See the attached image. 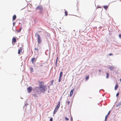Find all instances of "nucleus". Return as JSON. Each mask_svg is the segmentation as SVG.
<instances>
[{
	"label": "nucleus",
	"instance_id": "obj_10",
	"mask_svg": "<svg viewBox=\"0 0 121 121\" xmlns=\"http://www.w3.org/2000/svg\"><path fill=\"white\" fill-rule=\"evenodd\" d=\"M37 89H36V93L37 94L40 95L41 94V92H40V91H37Z\"/></svg>",
	"mask_w": 121,
	"mask_h": 121
},
{
	"label": "nucleus",
	"instance_id": "obj_43",
	"mask_svg": "<svg viewBox=\"0 0 121 121\" xmlns=\"http://www.w3.org/2000/svg\"><path fill=\"white\" fill-rule=\"evenodd\" d=\"M106 120H107V118H105V121H106Z\"/></svg>",
	"mask_w": 121,
	"mask_h": 121
},
{
	"label": "nucleus",
	"instance_id": "obj_13",
	"mask_svg": "<svg viewBox=\"0 0 121 121\" xmlns=\"http://www.w3.org/2000/svg\"><path fill=\"white\" fill-rule=\"evenodd\" d=\"M54 82V80L53 79L51 81V84H50V86H52L53 85V84Z\"/></svg>",
	"mask_w": 121,
	"mask_h": 121
},
{
	"label": "nucleus",
	"instance_id": "obj_1",
	"mask_svg": "<svg viewBox=\"0 0 121 121\" xmlns=\"http://www.w3.org/2000/svg\"><path fill=\"white\" fill-rule=\"evenodd\" d=\"M46 87V86L45 85L40 87H37L36 88L37 90H39L41 93L44 94L47 90Z\"/></svg>",
	"mask_w": 121,
	"mask_h": 121
},
{
	"label": "nucleus",
	"instance_id": "obj_34",
	"mask_svg": "<svg viewBox=\"0 0 121 121\" xmlns=\"http://www.w3.org/2000/svg\"><path fill=\"white\" fill-rule=\"evenodd\" d=\"M109 55L110 56H112L113 55V53H109Z\"/></svg>",
	"mask_w": 121,
	"mask_h": 121
},
{
	"label": "nucleus",
	"instance_id": "obj_23",
	"mask_svg": "<svg viewBox=\"0 0 121 121\" xmlns=\"http://www.w3.org/2000/svg\"><path fill=\"white\" fill-rule=\"evenodd\" d=\"M65 120L66 121H68L69 120V118L68 117H65Z\"/></svg>",
	"mask_w": 121,
	"mask_h": 121
},
{
	"label": "nucleus",
	"instance_id": "obj_20",
	"mask_svg": "<svg viewBox=\"0 0 121 121\" xmlns=\"http://www.w3.org/2000/svg\"><path fill=\"white\" fill-rule=\"evenodd\" d=\"M62 77L59 76L58 81L59 82H60L61 81L62 79Z\"/></svg>",
	"mask_w": 121,
	"mask_h": 121
},
{
	"label": "nucleus",
	"instance_id": "obj_26",
	"mask_svg": "<svg viewBox=\"0 0 121 121\" xmlns=\"http://www.w3.org/2000/svg\"><path fill=\"white\" fill-rule=\"evenodd\" d=\"M21 29H22L21 28L19 30H17V32H20V31L21 30Z\"/></svg>",
	"mask_w": 121,
	"mask_h": 121
},
{
	"label": "nucleus",
	"instance_id": "obj_15",
	"mask_svg": "<svg viewBox=\"0 0 121 121\" xmlns=\"http://www.w3.org/2000/svg\"><path fill=\"white\" fill-rule=\"evenodd\" d=\"M108 69H110V71H112V70L114 69V68L112 66H110L108 67Z\"/></svg>",
	"mask_w": 121,
	"mask_h": 121
},
{
	"label": "nucleus",
	"instance_id": "obj_39",
	"mask_svg": "<svg viewBox=\"0 0 121 121\" xmlns=\"http://www.w3.org/2000/svg\"><path fill=\"white\" fill-rule=\"evenodd\" d=\"M15 23V22H14L13 23V26H14V25Z\"/></svg>",
	"mask_w": 121,
	"mask_h": 121
},
{
	"label": "nucleus",
	"instance_id": "obj_36",
	"mask_svg": "<svg viewBox=\"0 0 121 121\" xmlns=\"http://www.w3.org/2000/svg\"><path fill=\"white\" fill-rule=\"evenodd\" d=\"M72 95H73L72 94H71L70 93V94H69V96H70V97H71L72 96Z\"/></svg>",
	"mask_w": 121,
	"mask_h": 121
},
{
	"label": "nucleus",
	"instance_id": "obj_44",
	"mask_svg": "<svg viewBox=\"0 0 121 121\" xmlns=\"http://www.w3.org/2000/svg\"><path fill=\"white\" fill-rule=\"evenodd\" d=\"M103 90V89H101V90H100L99 91H99H100V90Z\"/></svg>",
	"mask_w": 121,
	"mask_h": 121
},
{
	"label": "nucleus",
	"instance_id": "obj_6",
	"mask_svg": "<svg viewBox=\"0 0 121 121\" xmlns=\"http://www.w3.org/2000/svg\"><path fill=\"white\" fill-rule=\"evenodd\" d=\"M36 34L37 35V40L38 41V43H40L41 42V40L40 38V36L38 34H36Z\"/></svg>",
	"mask_w": 121,
	"mask_h": 121
},
{
	"label": "nucleus",
	"instance_id": "obj_16",
	"mask_svg": "<svg viewBox=\"0 0 121 121\" xmlns=\"http://www.w3.org/2000/svg\"><path fill=\"white\" fill-rule=\"evenodd\" d=\"M63 75V73L62 71H60L59 74V76L61 77H62V76Z\"/></svg>",
	"mask_w": 121,
	"mask_h": 121
},
{
	"label": "nucleus",
	"instance_id": "obj_17",
	"mask_svg": "<svg viewBox=\"0 0 121 121\" xmlns=\"http://www.w3.org/2000/svg\"><path fill=\"white\" fill-rule=\"evenodd\" d=\"M30 70L31 72H34L33 68L31 67H30Z\"/></svg>",
	"mask_w": 121,
	"mask_h": 121
},
{
	"label": "nucleus",
	"instance_id": "obj_47",
	"mask_svg": "<svg viewBox=\"0 0 121 121\" xmlns=\"http://www.w3.org/2000/svg\"><path fill=\"white\" fill-rule=\"evenodd\" d=\"M41 32V31H38V32Z\"/></svg>",
	"mask_w": 121,
	"mask_h": 121
},
{
	"label": "nucleus",
	"instance_id": "obj_32",
	"mask_svg": "<svg viewBox=\"0 0 121 121\" xmlns=\"http://www.w3.org/2000/svg\"><path fill=\"white\" fill-rule=\"evenodd\" d=\"M57 61H56L55 65L56 66H57Z\"/></svg>",
	"mask_w": 121,
	"mask_h": 121
},
{
	"label": "nucleus",
	"instance_id": "obj_18",
	"mask_svg": "<svg viewBox=\"0 0 121 121\" xmlns=\"http://www.w3.org/2000/svg\"><path fill=\"white\" fill-rule=\"evenodd\" d=\"M16 38H13V39H12V41L15 43V42H16Z\"/></svg>",
	"mask_w": 121,
	"mask_h": 121
},
{
	"label": "nucleus",
	"instance_id": "obj_33",
	"mask_svg": "<svg viewBox=\"0 0 121 121\" xmlns=\"http://www.w3.org/2000/svg\"><path fill=\"white\" fill-rule=\"evenodd\" d=\"M35 50L38 51V49L37 48H35Z\"/></svg>",
	"mask_w": 121,
	"mask_h": 121
},
{
	"label": "nucleus",
	"instance_id": "obj_2",
	"mask_svg": "<svg viewBox=\"0 0 121 121\" xmlns=\"http://www.w3.org/2000/svg\"><path fill=\"white\" fill-rule=\"evenodd\" d=\"M60 101H59L58 102V103L56 106V107H55V109L54 110L53 112V114H55L57 111L58 109L59 108L60 104Z\"/></svg>",
	"mask_w": 121,
	"mask_h": 121
},
{
	"label": "nucleus",
	"instance_id": "obj_19",
	"mask_svg": "<svg viewBox=\"0 0 121 121\" xmlns=\"http://www.w3.org/2000/svg\"><path fill=\"white\" fill-rule=\"evenodd\" d=\"M104 8L106 10H107L108 8V6L107 5H104L103 6Z\"/></svg>",
	"mask_w": 121,
	"mask_h": 121
},
{
	"label": "nucleus",
	"instance_id": "obj_12",
	"mask_svg": "<svg viewBox=\"0 0 121 121\" xmlns=\"http://www.w3.org/2000/svg\"><path fill=\"white\" fill-rule=\"evenodd\" d=\"M74 88H73V89H71V90L70 93L72 94V95L73 94V92L74 91Z\"/></svg>",
	"mask_w": 121,
	"mask_h": 121
},
{
	"label": "nucleus",
	"instance_id": "obj_30",
	"mask_svg": "<svg viewBox=\"0 0 121 121\" xmlns=\"http://www.w3.org/2000/svg\"><path fill=\"white\" fill-rule=\"evenodd\" d=\"M70 103V101H68L67 102V104L68 105Z\"/></svg>",
	"mask_w": 121,
	"mask_h": 121
},
{
	"label": "nucleus",
	"instance_id": "obj_35",
	"mask_svg": "<svg viewBox=\"0 0 121 121\" xmlns=\"http://www.w3.org/2000/svg\"><path fill=\"white\" fill-rule=\"evenodd\" d=\"M119 37L121 39V34H120L119 35Z\"/></svg>",
	"mask_w": 121,
	"mask_h": 121
},
{
	"label": "nucleus",
	"instance_id": "obj_7",
	"mask_svg": "<svg viewBox=\"0 0 121 121\" xmlns=\"http://www.w3.org/2000/svg\"><path fill=\"white\" fill-rule=\"evenodd\" d=\"M23 52V51L22 50V48H19L18 50V53H22Z\"/></svg>",
	"mask_w": 121,
	"mask_h": 121
},
{
	"label": "nucleus",
	"instance_id": "obj_22",
	"mask_svg": "<svg viewBox=\"0 0 121 121\" xmlns=\"http://www.w3.org/2000/svg\"><path fill=\"white\" fill-rule=\"evenodd\" d=\"M32 95L35 98L38 97L36 95V94H32Z\"/></svg>",
	"mask_w": 121,
	"mask_h": 121
},
{
	"label": "nucleus",
	"instance_id": "obj_14",
	"mask_svg": "<svg viewBox=\"0 0 121 121\" xmlns=\"http://www.w3.org/2000/svg\"><path fill=\"white\" fill-rule=\"evenodd\" d=\"M16 16L15 15H14L13 17V20H14L16 19Z\"/></svg>",
	"mask_w": 121,
	"mask_h": 121
},
{
	"label": "nucleus",
	"instance_id": "obj_50",
	"mask_svg": "<svg viewBox=\"0 0 121 121\" xmlns=\"http://www.w3.org/2000/svg\"><path fill=\"white\" fill-rule=\"evenodd\" d=\"M21 99H23V98H22V97H21Z\"/></svg>",
	"mask_w": 121,
	"mask_h": 121
},
{
	"label": "nucleus",
	"instance_id": "obj_45",
	"mask_svg": "<svg viewBox=\"0 0 121 121\" xmlns=\"http://www.w3.org/2000/svg\"><path fill=\"white\" fill-rule=\"evenodd\" d=\"M38 54H37V56H36V58H37V57H38Z\"/></svg>",
	"mask_w": 121,
	"mask_h": 121
},
{
	"label": "nucleus",
	"instance_id": "obj_4",
	"mask_svg": "<svg viewBox=\"0 0 121 121\" xmlns=\"http://www.w3.org/2000/svg\"><path fill=\"white\" fill-rule=\"evenodd\" d=\"M27 91L28 93H30L31 92V91H32L33 89V88L31 86H30L29 87H28L27 88Z\"/></svg>",
	"mask_w": 121,
	"mask_h": 121
},
{
	"label": "nucleus",
	"instance_id": "obj_54",
	"mask_svg": "<svg viewBox=\"0 0 121 121\" xmlns=\"http://www.w3.org/2000/svg\"><path fill=\"white\" fill-rule=\"evenodd\" d=\"M18 54H21V53H18Z\"/></svg>",
	"mask_w": 121,
	"mask_h": 121
},
{
	"label": "nucleus",
	"instance_id": "obj_51",
	"mask_svg": "<svg viewBox=\"0 0 121 121\" xmlns=\"http://www.w3.org/2000/svg\"><path fill=\"white\" fill-rule=\"evenodd\" d=\"M45 54L46 55H48L47 54V53H45Z\"/></svg>",
	"mask_w": 121,
	"mask_h": 121
},
{
	"label": "nucleus",
	"instance_id": "obj_21",
	"mask_svg": "<svg viewBox=\"0 0 121 121\" xmlns=\"http://www.w3.org/2000/svg\"><path fill=\"white\" fill-rule=\"evenodd\" d=\"M106 75V78L107 79L109 77V74L108 73H107Z\"/></svg>",
	"mask_w": 121,
	"mask_h": 121
},
{
	"label": "nucleus",
	"instance_id": "obj_37",
	"mask_svg": "<svg viewBox=\"0 0 121 121\" xmlns=\"http://www.w3.org/2000/svg\"><path fill=\"white\" fill-rule=\"evenodd\" d=\"M111 111V110H110L109 111V112H108L107 114H108V115H109V114L110 113V112Z\"/></svg>",
	"mask_w": 121,
	"mask_h": 121
},
{
	"label": "nucleus",
	"instance_id": "obj_52",
	"mask_svg": "<svg viewBox=\"0 0 121 121\" xmlns=\"http://www.w3.org/2000/svg\"><path fill=\"white\" fill-rule=\"evenodd\" d=\"M48 93L49 92V91H48Z\"/></svg>",
	"mask_w": 121,
	"mask_h": 121
},
{
	"label": "nucleus",
	"instance_id": "obj_9",
	"mask_svg": "<svg viewBox=\"0 0 121 121\" xmlns=\"http://www.w3.org/2000/svg\"><path fill=\"white\" fill-rule=\"evenodd\" d=\"M89 75L86 76L85 77V80L86 81H87L89 79Z\"/></svg>",
	"mask_w": 121,
	"mask_h": 121
},
{
	"label": "nucleus",
	"instance_id": "obj_38",
	"mask_svg": "<svg viewBox=\"0 0 121 121\" xmlns=\"http://www.w3.org/2000/svg\"><path fill=\"white\" fill-rule=\"evenodd\" d=\"M108 115V114H107V115H106L105 116V118H107Z\"/></svg>",
	"mask_w": 121,
	"mask_h": 121
},
{
	"label": "nucleus",
	"instance_id": "obj_8",
	"mask_svg": "<svg viewBox=\"0 0 121 121\" xmlns=\"http://www.w3.org/2000/svg\"><path fill=\"white\" fill-rule=\"evenodd\" d=\"M118 87V85L117 83L115 86L114 87V90H117Z\"/></svg>",
	"mask_w": 121,
	"mask_h": 121
},
{
	"label": "nucleus",
	"instance_id": "obj_5",
	"mask_svg": "<svg viewBox=\"0 0 121 121\" xmlns=\"http://www.w3.org/2000/svg\"><path fill=\"white\" fill-rule=\"evenodd\" d=\"M39 86L37 87H40L44 86V82L43 81H39Z\"/></svg>",
	"mask_w": 121,
	"mask_h": 121
},
{
	"label": "nucleus",
	"instance_id": "obj_11",
	"mask_svg": "<svg viewBox=\"0 0 121 121\" xmlns=\"http://www.w3.org/2000/svg\"><path fill=\"white\" fill-rule=\"evenodd\" d=\"M35 57H33L32 58V59H31V61L32 63H34V61L35 60Z\"/></svg>",
	"mask_w": 121,
	"mask_h": 121
},
{
	"label": "nucleus",
	"instance_id": "obj_29",
	"mask_svg": "<svg viewBox=\"0 0 121 121\" xmlns=\"http://www.w3.org/2000/svg\"><path fill=\"white\" fill-rule=\"evenodd\" d=\"M58 56H57V57L56 59V61H58Z\"/></svg>",
	"mask_w": 121,
	"mask_h": 121
},
{
	"label": "nucleus",
	"instance_id": "obj_24",
	"mask_svg": "<svg viewBox=\"0 0 121 121\" xmlns=\"http://www.w3.org/2000/svg\"><path fill=\"white\" fill-rule=\"evenodd\" d=\"M119 92H117V93L116 95V97H118V96H119Z\"/></svg>",
	"mask_w": 121,
	"mask_h": 121
},
{
	"label": "nucleus",
	"instance_id": "obj_40",
	"mask_svg": "<svg viewBox=\"0 0 121 121\" xmlns=\"http://www.w3.org/2000/svg\"><path fill=\"white\" fill-rule=\"evenodd\" d=\"M118 97H117V101L115 102V103H116L117 102V100L118 99Z\"/></svg>",
	"mask_w": 121,
	"mask_h": 121
},
{
	"label": "nucleus",
	"instance_id": "obj_3",
	"mask_svg": "<svg viewBox=\"0 0 121 121\" xmlns=\"http://www.w3.org/2000/svg\"><path fill=\"white\" fill-rule=\"evenodd\" d=\"M36 9L39 10V12L41 13L42 11L43 10V8L41 5H39L37 7Z\"/></svg>",
	"mask_w": 121,
	"mask_h": 121
},
{
	"label": "nucleus",
	"instance_id": "obj_48",
	"mask_svg": "<svg viewBox=\"0 0 121 121\" xmlns=\"http://www.w3.org/2000/svg\"><path fill=\"white\" fill-rule=\"evenodd\" d=\"M50 53H49V56H50Z\"/></svg>",
	"mask_w": 121,
	"mask_h": 121
},
{
	"label": "nucleus",
	"instance_id": "obj_41",
	"mask_svg": "<svg viewBox=\"0 0 121 121\" xmlns=\"http://www.w3.org/2000/svg\"><path fill=\"white\" fill-rule=\"evenodd\" d=\"M98 71L99 72H101V70H100V69H99L98 70Z\"/></svg>",
	"mask_w": 121,
	"mask_h": 121
},
{
	"label": "nucleus",
	"instance_id": "obj_28",
	"mask_svg": "<svg viewBox=\"0 0 121 121\" xmlns=\"http://www.w3.org/2000/svg\"><path fill=\"white\" fill-rule=\"evenodd\" d=\"M28 105V103H26L25 104V106H27Z\"/></svg>",
	"mask_w": 121,
	"mask_h": 121
},
{
	"label": "nucleus",
	"instance_id": "obj_27",
	"mask_svg": "<svg viewBox=\"0 0 121 121\" xmlns=\"http://www.w3.org/2000/svg\"><path fill=\"white\" fill-rule=\"evenodd\" d=\"M53 120V118L52 117H51L49 120V121H52Z\"/></svg>",
	"mask_w": 121,
	"mask_h": 121
},
{
	"label": "nucleus",
	"instance_id": "obj_31",
	"mask_svg": "<svg viewBox=\"0 0 121 121\" xmlns=\"http://www.w3.org/2000/svg\"><path fill=\"white\" fill-rule=\"evenodd\" d=\"M71 121H73V119L72 117L71 116L70 119Z\"/></svg>",
	"mask_w": 121,
	"mask_h": 121
},
{
	"label": "nucleus",
	"instance_id": "obj_49",
	"mask_svg": "<svg viewBox=\"0 0 121 121\" xmlns=\"http://www.w3.org/2000/svg\"><path fill=\"white\" fill-rule=\"evenodd\" d=\"M42 66V65H40V66L41 67Z\"/></svg>",
	"mask_w": 121,
	"mask_h": 121
},
{
	"label": "nucleus",
	"instance_id": "obj_25",
	"mask_svg": "<svg viewBox=\"0 0 121 121\" xmlns=\"http://www.w3.org/2000/svg\"><path fill=\"white\" fill-rule=\"evenodd\" d=\"M65 15L67 16L68 15V13L65 10Z\"/></svg>",
	"mask_w": 121,
	"mask_h": 121
},
{
	"label": "nucleus",
	"instance_id": "obj_53",
	"mask_svg": "<svg viewBox=\"0 0 121 121\" xmlns=\"http://www.w3.org/2000/svg\"><path fill=\"white\" fill-rule=\"evenodd\" d=\"M61 99V98H60V99Z\"/></svg>",
	"mask_w": 121,
	"mask_h": 121
},
{
	"label": "nucleus",
	"instance_id": "obj_42",
	"mask_svg": "<svg viewBox=\"0 0 121 121\" xmlns=\"http://www.w3.org/2000/svg\"><path fill=\"white\" fill-rule=\"evenodd\" d=\"M106 120H107V118H105V121H106Z\"/></svg>",
	"mask_w": 121,
	"mask_h": 121
},
{
	"label": "nucleus",
	"instance_id": "obj_46",
	"mask_svg": "<svg viewBox=\"0 0 121 121\" xmlns=\"http://www.w3.org/2000/svg\"><path fill=\"white\" fill-rule=\"evenodd\" d=\"M120 81L121 82V78L120 79Z\"/></svg>",
	"mask_w": 121,
	"mask_h": 121
}]
</instances>
